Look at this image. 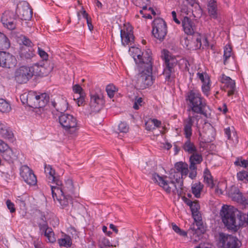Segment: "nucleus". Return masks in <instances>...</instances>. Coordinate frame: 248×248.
Segmentation results:
<instances>
[{"label": "nucleus", "mask_w": 248, "mask_h": 248, "mask_svg": "<svg viewBox=\"0 0 248 248\" xmlns=\"http://www.w3.org/2000/svg\"><path fill=\"white\" fill-rule=\"evenodd\" d=\"M238 180L241 181L245 180L248 182V172L246 171H240L237 174Z\"/></svg>", "instance_id": "nucleus-48"}, {"label": "nucleus", "mask_w": 248, "mask_h": 248, "mask_svg": "<svg viewBox=\"0 0 248 248\" xmlns=\"http://www.w3.org/2000/svg\"><path fill=\"white\" fill-rule=\"evenodd\" d=\"M85 96V94L82 93L81 95L78 96L77 98H76L75 96H74V100L76 101V103L78 106H82L84 104Z\"/></svg>", "instance_id": "nucleus-50"}, {"label": "nucleus", "mask_w": 248, "mask_h": 248, "mask_svg": "<svg viewBox=\"0 0 248 248\" xmlns=\"http://www.w3.org/2000/svg\"><path fill=\"white\" fill-rule=\"evenodd\" d=\"M222 222L229 229L236 230V216L241 217V212L233 207L223 205L220 213Z\"/></svg>", "instance_id": "nucleus-4"}, {"label": "nucleus", "mask_w": 248, "mask_h": 248, "mask_svg": "<svg viewBox=\"0 0 248 248\" xmlns=\"http://www.w3.org/2000/svg\"><path fill=\"white\" fill-rule=\"evenodd\" d=\"M51 193L52 197L54 201L58 199V198L62 195L63 194H65L63 188L62 187V185L61 186H50Z\"/></svg>", "instance_id": "nucleus-30"}, {"label": "nucleus", "mask_w": 248, "mask_h": 248, "mask_svg": "<svg viewBox=\"0 0 248 248\" xmlns=\"http://www.w3.org/2000/svg\"><path fill=\"white\" fill-rule=\"evenodd\" d=\"M203 187V185L200 182L195 183L192 185V192L197 198L201 196V193Z\"/></svg>", "instance_id": "nucleus-33"}, {"label": "nucleus", "mask_w": 248, "mask_h": 248, "mask_svg": "<svg viewBox=\"0 0 248 248\" xmlns=\"http://www.w3.org/2000/svg\"><path fill=\"white\" fill-rule=\"evenodd\" d=\"M16 12L22 20H29L32 17V10L27 4L17 6Z\"/></svg>", "instance_id": "nucleus-19"}, {"label": "nucleus", "mask_w": 248, "mask_h": 248, "mask_svg": "<svg viewBox=\"0 0 248 248\" xmlns=\"http://www.w3.org/2000/svg\"><path fill=\"white\" fill-rule=\"evenodd\" d=\"M207 1L208 13L209 16L211 18L217 19L219 21L220 18L217 10L216 0H207Z\"/></svg>", "instance_id": "nucleus-21"}, {"label": "nucleus", "mask_w": 248, "mask_h": 248, "mask_svg": "<svg viewBox=\"0 0 248 248\" xmlns=\"http://www.w3.org/2000/svg\"><path fill=\"white\" fill-rule=\"evenodd\" d=\"M118 129L120 132L126 133L128 131L129 127L126 123L121 122L118 125Z\"/></svg>", "instance_id": "nucleus-51"}, {"label": "nucleus", "mask_w": 248, "mask_h": 248, "mask_svg": "<svg viewBox=\"0 0 248 248\" xmlns=\"http://www.w3.org/2000/svg\"><path fill=\"white\" fill-rule=\"evenodd\" d=\"M151 124H153L154 125V127H155V129L156 128H159L161 126L162 123L160 121L156 119H152L150 118Z\"/></svg>", "instance_id": "nucleus-62"}, {"label": "nucleus", "mask_w": 248, "mask_h": 248, "mask_svg": "<svg viewBox=\"0 0 248 248\" xmlns=\"http://www.w3.org/2000/svg\"><path fill=\"white\" fill-rule=\"evenodd\" d=\"M197 167H195L194 168H191V166H189L190 172L189 174V177L192 179H194L197 176Z\"/></svg>", "instance_id": "nucleus-58"}, {"label": "nucleus", "mask_w": 248, "mask_h": 248, "mask_svg": "<svg viewBox=\"0 0 248 248\" xmlns=\"http://www.w3.org/2000/svg\"><path fill=\"white\" fill-rule=\"evenodd\" d=\"M16 15L13 12L6 11L1 16V21L3 26L10 30L16 28Z\"/></svg>", "instance_id": "nucleus-14"}, {"label": "nucleus", "mask_w": 248, "mask_h": 248, "mask_svg": "<svg viewBox=\"0 0 248 248\" xmlns=\"http://www.w3.org/2000/svg\"><path fill=\"white\" fill-rule=\"evenodd\" d=\"M6 204L8 209L10 210L11 213H14L16 211L15 205L10 200H7L6 202Z\"/></svg>", "instance_id": "nucleus-56"}, {"label": "nucleus", "mask_w": 248, "mask_h": 248, "mask_svg": "<svg viewBox=\"0 0 248 248\" xmlns=\"http://www.w3.org/2000/svg\"><path fill=\"white\" fill-rule=\"evenodd\" d=\"M82 11L80 12H78L77 13L78 16V19H80V14L82 15L83 17L87 20V19L90 18V17L89 16L88 14L86 12V11L84 9L83 7L82 6L81 7Z\"/></svg>", "instance_id": "nucleus-63"}, {"label": "nucleus", "mask_w": 248, "mask_h": 248, "mask_svg": "<svg viewBox=\"0 0 248 248\" xmlns=\"http://www.w3.org/2000/svg\"><path fill=\"white\" fill-rule=\"evenodd\" d=\"M90 96V107L91 111L93 112H99L102 108L104 104L102 94L101 93H91Z\"/></svg>", "instance_id": "nucleus-12"}, {"label": "nucleus", "mask_w": 248, "mask_h": 248, "mask_svg": "<svg viewBox=\"0 0 248 248\" xmlns=\"http://www.w3.org/2000/svg\"><path fill=\"white\" fill-rule=\"evenodd\" d=\"M47 238V242L53 243L55 242L56 238L54 236V233L51 228L49 227L44 235Z\"/></svg>", "instance_id": "nucleus-41"}, {"label": "nucleus", "mask_w": 248, "mask_h": 248, "mask_svg": "<svg viewBox=\"0 0 248 248\" xmlns=\"http://www.w3.org/2000/svg\"><path fill=\"white\" fill-rule=\"evenodd\" d=\"M100 245L103 246V247L112 246L109 241L106 238L102 237L100 239Z\"/></svg>", "instance_id": "nucleus-54"}, {"label": "nucleus", "mask_w": 248, "mask_h": 248, "mask_svg": "<svg viewBox=\"0 0 248 248\" xmlns=\"http://www.w3.org/2000/svg\"><path fill=\"white\" fill-rule=\"evenodd\" d=\"M3 67L6 68H14L17 64L16 57L9 53L6 52Z\"/></svg>", "instance_id": "nucleus-24"}, {"label": "nucleus", "mask_w": 248, "mask_h": 248, "mask_svg": "<svg viewBox=\"0 0 248 248\" xmlns=\"http://www.w3.org/2000/svg\"><path fill=\"white\" fill-rule=\"evenodd\" d=\"M232 48L229 45H226L224 49V64L226 65L228 63V60L232 55Z\"/></svg>", "instance_id": "nucleus-38"}, {"label": "nucleus", "mask_w": 248, "mask_h": 248, "mask_svg": "<svg viewBox=\"0 0 248 248\" xmlns=\"http://www.w3.org/2000/svg\"><path fill=\"white\" fill-rule=\"evenodd\" d=\"M184 45L186 48L188 50H197L201 48L204 49L208 47L209 43L205 35L197 34L193 36L191 40L185 39Z\"/></svg>", "instance_id": "nucleus-9"}, {"label": "nucleus", "mask_w": 248, "mask_h": 248, "mask_svg": "<svg viewBox=\"0 0 248 248\" xmlns=\"http://www.w3.org/2000/svg\"><path fill=\"white\" fill-rule=\"evenodd\" d=\"M19 55L23 60H30L34 56L32 47L22 46L20 47Z\"/></svg>", "instance_id": "nucleus-23"}, {"label": "nucleus", "mask_w": 248, "mask_h": 248, "mask_svg": "<svg viewBox=\"0 0 248 248\" xmlns=\"http://www.w3.org/2000/svg\"><path fill=\"white\" fill-rule=\"evenodd\" d=\"M189 157L190 165L191 168H194L197 167L196 165L200 164L202 161V156L201 153L199 152L198 150L194 153L190 154Z\"/></svg>", "instance_id": "nucleus-25"}, {"label": "nucleus", "mask_w": 248, "mask_h": 248, "mask_svg": "<svg viewBox=\"0 0 248 248\" xmlns=\"http://www.w3.org/2000/svg\"><path fill=\"white\" fill-rule=\"evenodd\" d=\"M161 58L164 61L165 64L163 75L166 81L171 82L173 78L172 74L174 73V67L177 65V60L170 55L169 51L165 49L162 51Z\"/></svg>", "instance_id": "nucleus-8"}, {"label": "nucleus", "mask_w": 248, "mask_h": 248, "mask_svg": "<svg viewBox=\"0 0 248 248\" xmlns=\"http://www.w3.org/2000/svg\"><path fill=\"white\" fill-rule=\"evenodd\" d=\"M129 52L131 53L132 57L134 59L136 63L138 64V67L140 66L141 63H147V59L148 58H145V54H148L150 58V62H152V58L151 56V51L150 49L147 50L144 52H142L141 54V50L138 47H131L129 49ZM145 64V63H144Z\"/></svg>", "instance_id": "nucleus-11"}, {"label": "nucleus", "mask_w": 248, "mask_h": 248, "mask_svg": "<svg viewBox=\"0 0 248 248\" xmlns=\"http://www.w3.org/2000/svg\"><path fill=\"white\" fill-rule=\"evenodd\" d=\"M0 135L4 139L9 140H12L14 137L13 132L7 126L0 132Z\"/></svg>", "instance_id": "nucleus-39"}, {"label": "nucleus", "mask_w": 248, "mask_h": 248, "mask_svg": "<svg viewBox=\"0 0 248 248\" xmlns=\"http://www.w3.org/2000/svg\"><path fill=\"white\" fill-rule=\"evenodd\" d=\"M45 172L47 177L48 182L54 183L60 186L62 185V181L56 176L55 170L49 165L45 164Z\"/></svg>", "instance_id": "nucleus-17"}, {"label": "nucleus", "mask_w": 248, "mask_h": 248, "mask_svg": "<svg viewBox=\"0 0 248 248\" xmlns=\"http://www.w3.org/2000/svg\"><path fill=\"white\" fill-rule=\"evenodd\" d=\"M176 172H180L182 175L186 177L188 173V165L186 163L179 162L176 163L173 169Z\"/></svg>", "instance_id": "nucleus-26"}, {"label": "nucleus", "mask_w": 248, "mask_h": 248, "mask_svg": "<svg viewBox=\"0 0 248 248\" xmlns=\"http://www.w3.org/2000/svg\"><path fill=\"white\" fill-rule=\"evenodd\" d=\"M197 75L198 78L202 81V84L210 82V78L206 73L198 72Z\"/></svg>", "instance_id": "nucleus-46"}, {"label": "nucleus", "mask_w": 248, "mask_h": 248, "mask_svg": "<svg viewBox=\"0 0 248 248\" xmlns=\"http://www.w3.org/2000/svg\"><path fill=\"white\" fill-rule=\"evenodd\" d=\"M20 99L23 104H27L29 106L38 108V98L36 93L30 92L28 94L24 93L20 96Z\"/></svg>", "instance_id": "nucleus-15"}, {"label": "nucleus", "mask_w": 248, "mask_h": 248, "mask_svg": "<svg viewBox=\"0 0 248 248\" xmlns=\"http://www.w3.org/2000/svg\"><path fill=\"white\" fill-rule=\"evenodd\" d=\"M106 90L109 97L111 98L114 97V93L117 89L113 85L109 84L106 87Z\"/></svg>", "instance_id": "nucleus-43"}, {"label": "nucleus", "mask_w": 248, "mask_h": 248, "mask_svg": "<svg viewBox=\"0 0 248 248\" xmlns=\"http://www.w3.org/2000/svg\"><path fill=\"white\" fill-rule=\"evenodd\" d=\"M204 182L208 186L213 188L215 184L213 179V177L211 175L210 170L208 169H205L203 172Z\"/></svg>", "instance_id": "nucleus-31"}, {"label": "nucleus", "mask_w": 248, "mask_h": 248, "mask_svg": "<svg viewBox=\"0 0 248 248\" xmlns=\"http://www.w3.org/2000/svg\"><path fill=\"white\" fill-rule=\"evenodd\" d=\"M124 34H133L132 28L129 24H124L123 29L121 30L120 35Z\"/></svg>", "instance_id": "nucleus-45"}, {"label": "nucleus", "mask_w": 248, "mask_h": 248, "mask_svg": "<svg viewBox=\"0 0 248 248\" xmlns=\"http://www.w3.org/2000/svg\"><path fill=\"white\" fill-rule=\"evenodd\" d=\"M143 104V99L141 97H137L135 98V102L133 105V108L138 110L140 108V107L142 106Z\"/></svg>", "instance_id": "nucleus-49"}, {"label": "nucleus", "mask_w": 248, "mask_h": 248, "mask_svg": "<svg viewBox=\"0 0 248 248\" xmlns=\"http://www.w3.org/2000/svg\"><path fill=\"white\" fill-rule=\"evenodd\" d=\"M152 33L154 37L160 41L164 40L167 33V27L163 19L157 18L154 20Z\"/></svg>", "instance_id": "nucleus-10"}, {"label": "nucleus", "mask_w": 248, "mask_h": 248, "mask_svg": "<svg viewBox=\"0 0 248 248\" xmlns=\"http://www.w3.org/2000/svg\"><path fill=\"white\" fill-rule=\"evenodd\" d=\"M202 89L203 93L205 95L208 96L210 89V82L209 83H203Z\"/></svg>", "instance_id": "nucleus-52"}, {"label": "nucleus", "mask_w": 248, "mask_h": 248, "mask_svg": "<svg viewBox=\"0 0 248 248\" xmlns=\"http://www.w3.org/2000/svg\"><path fill=\"white\" fill-rule=\"evenodd\" d=\"M190 209L191 210L192 213H197L198 212V210L200 208L199 204L197 202H193L192 203V205L190 206Z\"/></svg>", "instance_id": "nucleus-60"}, {"label": "nucleus", "mask_w": 248, "mask_h": 248, "mask_svg": "<svg viewBox=\"0 0 248 248\" xmlns=\"http://www.w3.org/2000/svg\"><path fill=\"white\" fill-rule=\"evenodd\" d=\"M11 110L10 103L6 100L0 98V111L2 113H8Z\"/></svg>", "instance_id": "nucleus-34"}, {"label": "nucleus", "mask_w": 248, "mask_h": 248, "mask_svg": "<svg viewBox=\"0 0 248 248\" xmlns=\"http://www.w3.org/2000/svg\"><path fill=\"white\" fill-rule=\"evenodd\" d=\"M186 100L188 105V110L194 113L203 114L206 106L204 99L202 96L199 91L192 90L189 91L186 96Z\"/></svg>", "instance_id": "nucleus-3"}, {"label": "nucleus", "mask_w": 248, "mask_h": 248, "mask_svg": "<svg viewBox=\"0 0 248 248\" xmlns=\"http://www.w3.org/2000/svg\"><path fill=\"white\" fill-rule=\"evenodd\" d=\"M151 120L149 119L145 123L146 129L150 131L155 129V127L153 126V124H151Z\"/></svg>", "instance_id": "nucleus-64"}, {"label": "nucleus", "mask_w": 248, "mask_h": 248, "mask_svg": "<svg viewBox=\"0 0 248 248\" xmlns=\"http://www.w3.org/2000/svg\"><path fill=\"white\" fill-rule=\"evenodd\" d=\"M38 108H42L46 106L49 100V96L46 93H42L38 95Z\"/></svg>", "instance_id": "nucleus-36"}, {"label": "nucleus", "mask_w": 248, "mask_h": 248, "mask_svg": "<svg viewBox=\"0 0 248 248\" xmlns=\"http://www.w3.org/2000/svg\"><path fill=\"white\" fill-rule=\"evenodd\" d=\"M234 164L236 166H240L246 168L248 166V161L247 160H241L238 159L234 162Z\"/></svg>", "instance_id": "nucleus-57"}, {"label": "nucleus", "mask_w": 248, "mask_h": 248, "mask_svg": "<svg viewBox=\"0 0 248 248\" xmlns=\"http://www.w3.org/2000/svg\"><path fill=\"white\" fill-rule=\"evenodd\" d=\"M193 116H189L184 121V135L186 140L182 146V149L188 154L195 153L198 150L194 143L191 140L192 134V126L193 124Z\"/></svg>", "instance_id": "nucleus-5"}, {"label": "nucleus", "mask_w": 248, "mask_h": 248, "mask_svg": "<svg viewBox=\"0 0 248 248\" xmlns=\"http://www.w3.org/2000/svg\"><path fill=\"white\" fill-rule=\"evenodd\" d=\"M183 30L187 35H193L196 32V26L194 22L189 17H185L182 22Z\"/></svg>", "instance_id": "nucleus-18"}, {"label": "nucleus", "mask_w": 248, "mask_h": 248, "mask_svg": "<svg viewBox=\"0 0 248 248\" xmlns=\"http://www.w3.org/2000/svg\"><path fill=\"white\" fill-rule=\"evenodd\" d=\"M220 81L224 84L227 88H228V95L231 96L234 93L235 90V83L230 77L222 74L220 77Z\"/></svg>", "instance_id": "nucleus-20"}, {"label": "nucleus", "mask_w": 248, "mask_h": 248, "mask_svg": "<svg viewBox=\"0 0 248 248\" xmlns=\"http://www.w3.org/2000/svg\"><path fill=\"white\" fill-rule=\"evenodd\" d=\"M38 53L43 60H47L48 59V56L47 53L39 47H38Z\"/></svg>", "instance_id": "nucleus-55"}, {"label": "nucleus", "mask_w": 248, "mask_h": 248, "mask_svg": "<svg viewBox=\"0 0 248 248\" xmlns=\"http://www.w3.org/2000/svg\"><path fill=\"white\" fill-rule=\"evenodd\" d=\"M9 148L8 144L0 140V152L2 154Z\"/></svg>", "instance_id": "nucleus-61"}, {"label": "nucleus", "mask_w": 248, "mask_h": 248, "mask_svg": "<svg viewBox=\"0 0 248 248\" xmlns=\"http://www.w3.org/2000/svg\"><path fill=\"white\" fill-rule=\"evenodd\" d=\"M145 58L147 59V63H141L139 67L140 73L139 74L137 79V86L140 89H144L151 86L153 83L152 77V66L153 63L150 62V58L148 54H146Z\"/></svg>", "instance_id": "nucleus-2"}, {"label": "nucleus", "mask_w": 248, "mask_h": 248, "mask_svg": "<svg viewBox=\"0 0 248 248\" xmlns=\"http://www.w3.org/2000/svg\"><path fill=\"white\" fill-rule=\"evenodd\" d=\"M10 46V43L6 36L0 32V50H5Z\"/></svg>", "instance_id": "nucleus-32"}, {"label": "nucleus", "mask_w": 248, "mask_h": 248, "mask_svg": "<svg viewBox=\"0 0 248 248\" xmlns=\"http://www.w3.org/2000/svg\"><path fill=\"white\" fill-rule=\"evenodd\" d=\"M62 187L65 194L73 193L74 191V186L73 181L71 179H67L65 181V185H62Z\"/></svg>", "instance_id": "nucleus-35"}, {"label": "nucleus", "mask_w": 248, "mask_h": 248, "mask_svg": "<svg viewBox=\"0 0 248 248\" xmlns=\"http://www.w3.org/2000/svg\"><path fill=\"white\" fill-rule=\"evenodd\" d=\"M192 215L193 217V218L194 219L195 222L196 224V225L198 226H200L202 225V218L200 214L198 212L192 213Z\"/></svg>", "instance_id": "nucleus-47"}, {"label": "nucleus", "mask_w": 248, "mask_h": 248, "mask_svg": "<svg viewBox=\"0 0 248 248\" xmlns=\"http://www.w3.org/2000/svg\"><path fill=\"white\" fill-rule=\"evenodd\" d=\"M21 39L22 43L24 45L23 46L32 47V43L29 38L25 36H23Z\"/></svg>", "instance_id": "nucleus-59"}, {"label": "nucleus", "mask_w": 248, "mask_h": 248, "mask_svg": "<svg viewBox=\"0 0 248 248\" xmlns=\"http://www.w3.org/2000/svg\"><path fill=\"white\" fill-rule=\"evenodd\" d=\"M74 92L78 94L79 95H81L82 93H85L81 87L78 84H76L73 87Z\"/></svg>", "instance_id": "nucleus-53"}, {"label": "nucleus", "mask_w": 248, "mask_h": 248, "mask_svg": "<svg viewBox=\"0 0 248 248\" xmlns=\"http://www.w3.org/2000/svg\"><path fill=\"white\" fill-rule=\"evenodd\" d=\"M51 103L56 110L61 113H64L63 111H65L68 108V103L66 100L62 98H59L57 101H52Z\"/></svg>", "instance_id": "nucleus-22"}, {"label": "nucleus", "mask_w": 248, "mask_h": 248, "mask_svg": "<svg viewBox=\"0 0 248 248\" xmlns=\"http://www.w3.org/2000/svg\"><path fill=\"white\" fill-rule=\"evenodd\" d=\"M59 122L68 134H75L78 130V120L73 115L66 113H60Z\"/></svg>", "instance_id": "nucleus-7"}, {"label": "nucleus", "mask_w": 248, "mask_h": 248, "mask_svg": "<svg viewBox=\"0 0 248 248\" xmlns=\"http://www.w3.org/2000/svg\"><path fill=\"white\" fill-rule=\"evenodd\" d=\"M134 3L137 6L146 10L147 5L150 3V0H133Z\"/></svg>", "instance_id": "nucleus-42"}, {"label": "nucleus", "mask_w": 248, "mask_h": 248, "mask_svg": "<svg viewBox=\"0 0 248 248\" xmlns=\"http://www.w3.org/2000/svg\"><path fill=\"white\" fill-rule=\"evenodd\" d=\"M39 68L38 64L28 67L22 66L17 68L15 72V79L19 84L27 83L35 74H38Z\"/></svg>", "instance_id": "nucleus-6"}, {"label": "nucleus", "mask_w": 248, "mask_h": 248, "mask_svg": "<svg viewBox=\"0 0 248 248\" xmlns=\"http://www.w3.org/2000/svg\"><path fill=\"white\" fill-rule=\"evenodd\" d=\"M2 157L9 163H13L17 159V155L13 150L9 148L2 154Z\"/></svg>", "instance_id": "nucleus-28"}, {"label": "nucleus", "mask_w": 248, "mask_h": 248, "mask_svg": "<svg viewBox=\"0 0 248 248\" xmlns=\"http://www.w3.org/2000/svg\"><path fill=\"white\" fill-rule=\"evenodd\" d=\"M38 225L39 228V232L41 235H45V232H46L49 229L46 218L45 216H42L38 220Z\"/></svg>", "instance_id": "nucleus-29"}, {"label": "nucleus", "mask_w": 248, "mask_h": 248, "mask_svg": "<svg viewBox=\"0 0 248 248\" xmlns=\"http://www.w3.org/2000/svg\"><path fill=\"white\" fill-rule=\"evenodd\" d=\"M58 243L61 247L68 248L72 245V240L70 236L65 235L64 238L58 239Z\"/></svg>", "instance_id": "nucleus-37"}, {"label": "nucleus", "mask_w": 248, "mask_h": 248, "mask_svg": "<svg viewBox=\"0 0 248 248\" xmlns=\"http://www.w3.org/2000/svg\"><path fill=\"white\" fill-rule=\"evenodd\" d=\"M171 226L173 230L177 234L182 236H186L187 232L183 230H182L175 223H172Z\"/></svg>", "instance_id": "nucleus-44"}, {"label": "nucleus", "mask_w": 248, "mask_h": 248, "mask_svg": "<svg viewBox=\"0 0 248 248\" xmlns=\"http://www.w3.org/2000/svg\"><path fill=\"white\" fill-rule=\"evenodd\" d=\"M184 175L180 172H176L171 170L170 176L162 177L156 173L152 174V179L155 183H157L160 186L168 193L172 192L175 195L182 194L183 181Z\"/></svg>", "instance_id": "nucleus-1"}, {"label": "nucleus", "mask_w": 248, "mask_h": 248, "mask_svg": "<svg viewBox=\"0 0 248 248\" xmlns=\"http://www.w3.org/2000/svg\"><path fill=\"white\" fill-rule=\"evenodd\" d=\"M223 248H239L240 242L231 235L220 234Z\"/></svg>", "instance_id": "nucleus-16"}, {"label": "nucleus", "mask_w": 248, "mask_h": 248, "mask_svg": "<svg viewBox=\"0 0 248 248\" xmlns=\"http://www.w3.org/2000/svg\"><path fill=\"white\" fill-rule=\"evenodd\" d=\"M122 43L124 46L128 45L129 43L133 42L134 41V35L133 34H124V35H121Z\"/></svg>", "instance_id": "nucleus-40"}, {"label": "nucleus", "mask_w": 248, "mask_h": 248, "mask_svg": "<svg viewBox=\"0 0 248 248\" xmlns=\"http://www.w3.org/2000/svg\"><path fill=\"white\" fill-rule=\"evenodd\" d=\"M20 175L24 181L30 186L37 183V178L33 171L27 165L22 166L20 169Z\"/></svg>", "instance_id": "nucleus-13"}, {"label": "nucleus", "mask_w": 248, "mask_h": 248, "mask_svg": "<svg viewBox=\"0 0 248 248\" xmlns=\"http://www.w3.org/2000/svg\"><path fill=\"white\" fill-rule=\"evenodd\" d=\"M62 208H66L70 203H72V197L67 194H63L61 195L58 199L56 200Z\"/></svg>", "instance_id": "nucleus-27"}]
</instances>
